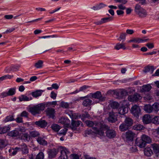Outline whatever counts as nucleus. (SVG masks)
<instances>
[{
  "label": "nucleus",
  "mask_w": 159,
  "mask_h": 159,
  "mask_svg": "<svg viewBox=\"0 0 159 159\" xmlns=\"http://www.w3.org/2000/svg\"><path fill=\"white\" fill-rule=\"evenodd\" d=\"M28 113L26 111H24L20 114V116L21 117H25L27 118L28 117Z\"/></svg>",
  "instance_id": "nucleus-53"
},
{
  "label": "nucleus",
  "mask_w": 159,
  "mask_h": 159,
  "mask_svg": "<svg viewBox=\"0 0 159 159\" xmlns=\"http://www.w3.org/2000/svg\"><path fill=\"white\" fill-rule=\"evenodd\" d=\"M126 134V138L128 140H133L134 134L131 131H128L127 132Z\"/></svg>",
  "instance_id": "nucleus-32"
},
{
  "label": "nucleus",
  "mask_w": 159,
  "mask_h": 159,
  "mask_svg": "<svg viewBox=\"0 0 159 159\" xmlns=\"http://www.w3.org/2000/svg\"><path fill=\"white\" fill-rule=\"evenodd\" d=\"M118 7L119 9L121 10H124L126 9V7L122 4L119 5Z\"/></svg>",
  "instance_id": "nucleus-62"
},
{
  "label": "nucleus",
  "mask_w": 159,
  "mask_h": 159,
  "mask_svg": "<svg viewBox=\"0 0 159 159\" xmlns=\"http://www.w3.org/2000/svg\"><path fill=\"white\" fill-rule=\"evenodd\" d=\"M11 127L9 125L1 127L0 134H4L10 130Z\"/></svg>",
  "instance_id": "nucleus-27"
},
{
  "label": "nucleus",
  "mask_w": 159,
  "mask_h": 159,
  "mask_svg": "<svg viewBox=\"0 0 159 159\" xmlns=\"http://www.w3.org/2000/svg\"><path fill=\"white\" fill-rule=\"evenodd\" d=\"M59 123L65 125L66 126H69L70 123V120L67 118L61 117L59 120Z\"/></svg>",
  "instance_id": "nucleus-14"
},
{
  "label": "nucleus",
  "mask_w": 159,
  "mask_h": 159,
  "mask_svg": "<svg viewBox=\"0 0 159 159\" xmlns=\"http://www.w3.org/2000/svg\"><path fill=\"white\" fill-rule=\"evenodd\" d=\"M22 138L25 141H29L30 140V136L27 133H24L22 135Z\"/></svg>",
  "instance_id": "nucleus-44"
},
{
  "label": "nucleus",
  "mask_w": 159,
  "mask_h": 159,
  "mask_svg": "<svg viewBox=\"0 0 159 159\" xmlns=\"http://www.w3.org/2000/svg\"><path fill=\"white\" fill-rule=\"evenodd\" d=\"M33 150L32 153V156L30 159H32V158H35L36 154L37 153L38 151V149L36 147H34L33 148Z\"/></svg>",
  "instance_id": "nucleus-43"
},
{
  "label": "nucleus",
  "mask_w": 159,
  "mask_h": 159,
  "mask_svg": "<svg viewBox=\"0 0 159 159\" xmlns=\"http://www.w3.org/2000/svg\"><path fill=\"white\" fill-rule=\"evenodd\" d=\"M129 128L125 123L121 124L119 127V129L121 132L125 131L129 129Z\"/></svg>",
  "instance_id": "nucleus-21"
},
{
  "label": "nucleus",
  "mask_w": 159,
  "mask_h": 159,
  "mask_svg": "<svg viewBox=\"0 0 159 159\" xmlns=\"http://www.w3.org/2000/svg\"><path fill=\"white\" fill-rule=\"evenodd\" d=\"M52 85L53 89L56 90L59 87V86L56 83L53 84Z\"/></svg>",
  "instance_id": "nucleus-63"
},
{
  "label": "nucleus",
  "mask_w": 159,
  "mask_h": 159,
  "mask_svg": "<svg viewBox=\"0 0 159 159\" xmlns=\"http://www.w3.org/2000/svg\"><path fill=\"white\" fill-rule=\"evenodd\" d=\"M101 20L102 24L105 23L109 21H112L113 20V18L112 17H105L102 18Z\"/></svg>",
  "instance_id": "nucleus-36"
},
{
  "label": "nucleus",
  "mask_w": 159,
  "mask_h": 159,
  "mask_svg": "<svg viewBox=\"0 0 159 159\" xmlns=\"http://www.w3.org/2000/svg\"><path fill=\"white\" fill-rule=\"evenodd\" d=\"M45 112L49 118H51L53 119H54L55 113L54 109L51 107H48L46 109Z\"/></svg>",
  "instance_id": "nucleus-9"
},
{
  "label": "nucleus",
  "mask_w": 159,
  "mask_h": 159,
  "mask_svg": "<svg viewBox=\"0 0 159 159\" xmlns=\"http://www.w3.org/2000/svg\"><path fill=\"white\" fill-rule=\"evenodd\" d=\"M43 91L42 90H37L35 91L32 92L31 94L33 97L37 98L41 95Z\"/></svg>",
  "instance_id": "nucleus-22"
},
{
  "label": "nucleus",
  "mask_w": 159,
  "mask_h": 159,
  "mask_svg": "<svg viewBox=\"0 0 159 159\" xmlns=\"http://www.w3.org/2000/svg\"><path fill=\"white\" fill-rule=\"evenodd\" d=\"M58 151L55 148H52L49 150L48 152L49 157L53 158L55 157L58 153Z\"/></svg>",
  "instance_id": "nucleus-15"
},
{
  "label": "nucleus",
  "mask_w": 159,
  "mask_h": 159,
  "mask_svg": "<svg viewBox=\"0 0 159 159\" xmlns=\"http://www.w3.org/2000/svg\"><path fill=\"white\" fill-rule=\"evenodd\" d=\"M72 159H79L80 157L78 154H72L71 155Z\"/></svg>",
  "instance_id": "nucleus-60"
},
{
  "label": "nucleus",
  "mask_w": 159,
  "mask_h": 159,
  "mask_svg": "<svg viewBox=\"0 0 159 159\" xmlns=\"http://www.w3.org/2000/svg\"><path fill=\"white\" fill-rule=\"evenodd\" d=\"M115 1L116 2L121 3L124 4H125L127 2V0H115Z\"/></svg>",
  "instance_id": "nucleus-61"
},
{
  "label": "nucleus",
  "mask_w": 159,
  "mask_h": 159,
  "mask_svg": "<svg viewBox=\"0 0 159 159\" xmlns=\"http://www.w3.org/2000/svg\"><path fill=\"white\" fill-rule=\"evenodd\" d=\"M130 111L132 114L136 118L139 117V115L141 114V110L139 107L135 105L131 107Z\"/></svg>",
  "instance_id": "nucleus-5"
},
{
  "label": "nucleus",
  "mask_w": 159,
  "mask_h": 159,
  "mask_svg": "<svg viewBox=\"0 0 159 159\" xmlns=\"http://www.w3.org/2000/svg\"><path fill=\"white\" fill-rule=\"evenodd\" d=\"M15 120L18 123H20L23 122L22 118L21 116H18L15 119Z\"/></svg>",
  "instance_id": "nucleus-55"
},
{
  "label": "nucleus",
  "mask_w": 159,
  "mask_h": 159,
  "mask_svg": "<svg viewBox=\"0 0 159 159\" xmlns=\"http://www.w3.org/2000/svg\"><path fill=\"white\" fill-rule=\"evenodd\" d=\"M57 94L53 91L51 92L50 97L53 99H56L57 97Z\"/></svg>",
  "instance_id": "nucleus-59"
},
{
  "label": "nucleus",
  "mask_w": 159,
  "mask_h": 159,
  "mask_svg": "<svg viewBox=\"0 0 159 159\" xmlns=\"http://www.w3.org/2000/svg\"><path fill=\"white\" fill-rule=\"evenodd\" d=\"M44 157V154L42 152H40L35 158H32V159H43Z\"/></svg>",
  "instance_id": "nucleus-41"
},
{
  "label": "nucleus",
  "mask_w": 159,
  "mask_h": 159,
  "mask_svg": "<svg viewBox=\"0 0 159 159\" xmlns=\"http://www.w3.org/2000/svg\"><path fill=\"white\" fill-rule=\"evenodd\" d=\"M152 121L153 124H159V117L158 116H156L153 118L152 120Z\"/></svg>",
  "instance_id": "nucleus-45"
},
{
  "label": "nucleus",
  "mask_w": 159,
  "mask_h": 159,
  "mask_svg": "<svg viewBox=\"0 0 159 159\" xmlns=\"http://www.w3.org/2000/svg\"><path fill=\"white\" fill-rule=\"evenodd\" d=\"M108 128L105 129L104 128H101L100 130H102L104 132V131L107 130L106 134L107 136L110 139H111L114 138L116 135V131L112 129H110V127L107 125Z\"/></svg>",
  "instance_id": "nucleus-4"
},
{
  "label": "nucleus",
  "mask_w": 159,
  "mask_h": 159,
  "mask_svg": "<svg viewBox=\"0 0 159 159\" xmlns=\"http://www.w3.org/2000/svg\"><path fill=\"white\" fill-rule=\"evenodd\" d=\"M39 135V133L36 131H33L30 132V137H35Z\"/></svg>",
  "instance_id": "nucleus-46"
},
{
  "label": "nucleus",
  "mask_w": 159,
  "mask_h": 159,
  "mask_svg": "<svg viewBox=\"0 0 159 159\" xmlns=\"http://www.w3.org/2000/svg\"><path fill=\"white\" fill-rule=\"evenodd\" d=\"M151 148L155 153H157L159 152V144L157 143H153L151 145Z\"/></svg>",
  "instance_id": "nucleus-25"
},
{
  "label": "nucleus",
  "mask_w": 159,
  "mask_h": 159,
  "mask_svg": "<svg viewBox=\"0 0 159 159\" xmlns=\"http://www.w3.org/2000/svg\"><path fill=\"white\" fill-rule=\"evenodd\" d=\"M70 152L66 148H63L61 151V155L59 157V159H67V155Z\"/></svg>",
  "instance_id": "nucleus-10"
},
{
  "label": "nucleus",
  "mask_w": 159,
  "mask_h": 159,
  "mask_svg": "<svg viewBox=\"0 0 159 159\" xmlns=\"http://www.w3.org/2000/svg\"><path fill=\"white\" fill-rule=\"evenodd\" d=\"M85 123L87 126L92 127L94 132L96 134L101 136H104V132L100 130L101 128L107 129L108 128L107 125L100 122L90 120H86Z\"/></svg>",
  "instance_id": "nucleus-1"
},
{
  "label": "nucleus",
  "mask_w": 159,
  "mask_h": 159,
  "mask_svg": "<svg viewBox=\"0 0 159 159\" xmlns=\"http://www.w3.org/2000/svg\"><path fill=\"white\" fill-rule=\"evenodd\" d=\"M134 11L136 14L138 15L139 17L141 18H144L148 15V13L146 11L138 4L136 5Z\"/></svg>",
  "instance_id": "nucleus-2"
},
{
  "label": "nucleus",
  "mask_w": 159,
  "mask_h": 159,
  "mask_svg": "<svg viewBox=\"0 0 159 159\" xmlns=\"http://www.w3.org/2000/svg\"><path fill=\"white\" fill-rule=\"evenodd\" d=\"M151 86L149 84L144 85L143 86V92H146L149 91L151 89Z\"/></svg>",
  "instance_id": "nucleus-33"
},
{
  "label": "nucleus",
  "mask_w": 159,
  "mask_h": 159,
  "mask_svg": "<svg viewBox=\"0 0 159 159\" xmlns=\"http://www.w3.org/2000/svg\"><path fill=\"white\" fill-rule=\"evenodd\" d=\"M144 110L148 113H151L152 111V106L150 105H146L144 106Z\"/></svg>",
  "instance_id": "nucleus-31"
},
{
  "label": "nucleus",
  "mask_w": 159,
  "mask_h": 159,
  "mask_svg": "<svg viewBox=\"0 0 159 159\" xmlns=\"http://www.w3.org/2000/svg\"><path fill=\"white\" fill-rule=\"evenodd\" d=\"M15 30V28H11L7 29L5 32L3 33L4 34L10 33L13 31Z\"/></svg>",
  "instance_id": "nucleus-56"
},
{
  "label": "nucleus",
  "mask_w": 159,
  "mask_h": 159,
  "mask_svg": "<svg viewBox=\"0 0 159 159\" xmlns=\"http://www.w3.org/2000/svg\"><path fill=\"white\" fill-rule=\"evenodd\" d=\"M7 92L8 96L13 95L15 93L16 89L14 88H10Z\"/></svg>",
  "instance_id": "nucleus-42"
},
{
  "label": "nucleus",
  "mask_w": 159,
  "mask_h": 159,
  "mask_svg": "<svg viewBox=\"0 0 159 159\" xmlns=\"http://www.w3.org/2000/svg\"><path fill=\"white\" fill-rule=\"evenodd\" d=\"M68 129L66 128H65L61 130L59 133V134L63 135H65Z\"/></svg>",
  "instance_id": "nucleus-58"
},
{
  "label": "nucleus",
  "mask_w": 159,
  "mask_h": 159,
  "mask_svg": "<svg viewBox=\"0 0 159 159\" xmlns=\"http://www.w3.org/2000/svg\"><path fill=\"white\" fill-rule=\"evenodd\" d=\"M39 104H38L35 106L30 107V112L34 116L39 114L41 111H43L41 108Z\"/></svg>",
  "instance_id": "nucleus-6"
},
{
  "label": "nucleus",
  "mask_w": 159,
  "mask_h": 159,
  "mask_svg": "<svg viewBox=\"0 0 159 159\" xmlns=\"http://www.w3.org/2000/svg\"><path fill=\"white\" fill-rule=\"evenodd\" d=\"M61 106L63 108H67L69 107V105L67 102H61Z\"/></svg>",
  "instance_id": "nucleus-51"
},
{
  "label": "nucleus",
  "mask_w": 159,
  "mask_h": 159,
  "mask_svg": "<svg viewBox=\"0 0 159 159\" xmlns=\"http://www.w3.org/2000/svg\"><path fill=\"white\" fill-rule=\"evenodd\" d=\"M117 113L114 112L113 110L109 112L108 118V121L111 123L115 122L117 120Z\"/></svg>",
  "instance_id": "nucleus-7"
},
{
  "label": "nucleus",
  "mask_w": 159,
  "mask_h": 159,
  "mask_svg": "<svg viewBox=\"0 0 159 159\" xmlns=\"http://www.w3.org/2000/svg\"><path fill=\"white\" fill-rule=\"evenodd\" d=\"M19 148V151H21L23 154H25L29 152V149L27 145L25 144L21 145Z\"/></svg>",
  "instance_id": "nucleus-18"
},
{
  "label": "nucleus",
  "mask_w": 159,
  "mask_h": 159,
  "mask_svg": "<svg viewBox=\"0 0 159 159\" xmlns=\"http://www.w3.org/2000/svg\"><path fill=\"white\" fill-rule=\"evenodd\" d=\"M51 128L52 130L56 132H58L61 128V127L59 125L56 124L52 125Z\"/></svg>",
  "instance_id": "nucleus-34"
},
{
  "label": "nucleus",
  "mask_w": 159,
  "mask_h": 159,
  "mask_svg": "<svg viewBox=\"0 0 159 159\" xmlns=\"http://www.w3.org/2000/svg\"><path fill=\"white\" fill-rule=\"evenodd\" d=\"M8 96L7 92H3L0 93V98H4Z\"/></svg>",
  "instance_id": "nucleus-54"
},
{
  "label": "nucleus",
  "mask_w": 159,
  "mask_h": 159,
  "mask_svg": "<svg viewBox=\"0 0 159 159\" xmlns=\"http://www.w3.org/2000/svg\"><path fill=\"white\" fill-rule=\"evenodd\" d=\"M140 38H134L133 39L129 41V43L133 42L134 43H140V41H141Z\"/></svg>",
  "instance_id": "nucleus-50"
},
{
  "label": "nucleus",
  "mask_w": 159,
  "mask_h": 159,
  "mask_svg": "<svg viewBox=\"0 0 159 159\" xmlns=\"http://www.w3.org/2000/svg\"><path fill=\"white\" fill-rule=\"evenodd\" d=\"M8 135L11 137H17L20 138L21 134L19 132L16 130H14L11 131L8 134Z\"/></svg>",
  "instance_id": "nucleus-19"
},
{
  "label": "nucleus",
  "mask_w": 159,
  "mask_h": 159,
  "mask_svg": "<svg viewBox=\"0 0 159 159\" xmlns=\"http://www.w3.org/2000/svg\"><path fill=\"white\" fill-rule=\"evenodd\" d=\"M144 98L145 100L146 101H150L151 100L152 98V97L150 95V94H148L146 95L144 97Z\"/></svg>",
  "instance_id": "nucleus-57"
},
{
  "label": "nucleus",
  "mask_w": 159,
  "mask_h": 159,
  "mask_svg": "<svg viewBox=\"0 0 159 159\" xmlns=\"http://www.w3.org/2000/svg\"><path fill=\"white\" fill-rule=\"evenodd\" d=\"M133 129L136 130H140L143 129V126L140 124H136L133 126Z\"/></svg>",
  "instance_id": "nucleus-38"
},
{
  "label": "nucleus",
  "mask_w": 159,
  "mask_h": 159,
  "mask_svg": "<svg viewBox=\"0 0 159 159\" xmlns=\"http://www.w3.org/2000/svg\"><path fill=\"white\" fill-rule=\"evenodd\" d=\"M152 117L149 114H146L143 116L142 118V121L143 123L148 124L152 122Z\"/></svg>",
  "instance_id": "nucleus-12"
},
{
  "label": "nucleus",
  "mask_w": 159,
  "mask_h": 159,
  "mask_svg": "<svg viewBox=\"0 0 159 159\" xmlns=\"http://www.w3.org/2000/svg\"><path fill=\"white\" fill-rule=\"evenodd\" d=\"M81 123V122L79 120H72L71 125L72 127L71 129L72 130H75L76 129V127L79 126L80 124Z\"/></svg>",
  "instance_id": "nucleus-17"
},
{
  "label": "nucleus",
  "mask_w": 159,
  "mask_h": 159,
  "mask_svg": "<svg viewBox=\"0 0 159 159\" xmlns=\"http://www.w3.org/2000/svg\"><path fill=\"white\" fill-rule=\"evenodd\" d=\"M43 62L42 61L39 60L35 64V66L37 68H40L42 67Z\"/></svg>",
  "instance_id": "nucleus-40"
},
{
  "label": "nucleus",
  "mask_w": 159,
  "mask_h": 159,
  "mask_svg": "<svg viewBox=\"0 0 159 159\" xmlns=\"http://www.w3.org/2000/svg\"><path fill=\"white\" fill-rule=\"evenodd\" d=\"M19 100L20 101H28L29 98L28 97L25 95H22L21 97L19 98Z\"/></svg>",
  "instance_id": "nucleus-48"
},
{
  "label": "nucleus",
  "mask_w": 159,
  "mask_h": 159,
  "mask_svg": "<svg viewBox=\"0 0 159 159\" xmlns=\"http://www.w3.org/2000/svg\"><path fill=\"white\" fill-rule=\"evenodd\" d=\"M19 66H16L15 65L12 66L11 67V70L13 71H16L18 70Z\"/></svg>",
  "instance_id": "nucleus-64"
},
{
  "label": "nucleus",
  "mask_w": 159,
  "mask_h": 159,
  "mask_svg": "<svg viewBox=\"0 0 159 159\" xmlns=\"http://www.w3.org/2000/svg\"><path fill=\"white\" fill-rule=\"evenodd\" d=\"M126 34L125 33H122L120 34L119 38L118 39L119 41H121V40H125V37Z\"/></svg>",
  "instance_id": "nucleus-47"
},
{
  "label": "nucleus",
  "mask_w": 159,
  "mask_h": 159,
  "mask_svg": "<svg viewBox=\"0 0 159 159\" xmlns=\"http://www.w3.org/2000/svg\"><path fill=\"white\" fill-rule=\"evenodd\" d=\"M14 120L13 116H7L4 120V121L7 122L9 121H12Z\"/></svg>",
  "instance_id": "nucleus-49"
},
{
  "label": "nucleus",
  "mask_w": 159,
  "mask_h": 159,
  "mask_svg": "<svg viewBox=\"0 0 159 159\" xmlns=\"http://www.w3.org/2000/svg\"><path fill=\"white\" fill-rule=\"evenodd\" d=\"M39 104L41 107V109L43 111L44 110L45 107H48L51 105V102H43Z\"/></svg>",
  "instance_id": "nucleus-35"
},
{
  "label": "nucleus",
  "mask_w": 159,
  "mask_h": 159,
  "mask_svg": "<svg viewBox=\"0 0 159 159\" xmlns=\"http://www.w3.org/2000/svg\"><path fill=\"white\" fill-rule=\"evenodd\" d=\"M142 97L140 94L137 93H135L133 95L129 96L128 97V99L131 102H136L140 100Z\"/></svg>",
  "instance_id": "nucleus-8"
},
{
  "label": "nucleus",
  "mask_w": 159,
  "mask_h": 159,
  "mask_svg": "<svg viewBox=\"0 0 159 159\" xmlns=\"http://www.w3.org/2000/svg\"><path fill=\"white\" fill-rule=\"evenodd\" d=\"M38 142L40 145L45 146L47 145L48 143L44 139L41 137H39L37 139Z\"/></svg>",
  "instance_id": "nucleus-24"
},
{
  "label": "nucleus",
  "mask_w": 159,
  "mask_h": 159,
  "mask_svg": "<svg viewBox=\"0 0 159 159\" xmlns=\"http://www.w3.org/2000/svg\"><path fill=\"white\" fill-rule=\"evenodd\" d=\"M92 102V101L91 99H85L83 102L82 104L85 107H89L90 106Z\"/></svg>",
  "instance_id": "nucleus-30"
},
{
  "label": "nucleus",
  "mask_w": 159,
  "mask_h": 159,
  "mask_svg": "<svg viewBox=\"0 0 159 159\" xmlns=\"http://www.w3.org/2000/svg\"><path fill=\"white\" fill-rule=\"evenodd\" d=\"M34 124L41 128H44L47 125V122L44 120H40L38 121H36L35 122H32L31 124L34 125Z\"/></svg>",
  "instance_id": "nucleus-11"
},
{
  "label": "nucleus",
  "mask_w": 159,
  "mask_h": 159,
  "mask_svg": "<svg viewBox=\"0 0 159 159\" xmlns=\"http://www.w3.org/2000/svg\"><path fill=\"white\" fill-rule=\"evenodd\" d=\"M7 144L5 143V141L4 140H0V148H3L6 147Z\"/></svg>",
  "instance_id": "nucleus-52"
},
{
  "label": "nucleus",
  "mask_w": 159,
  "mask_h": 159,
  "mask_svg": "<svg viewBox=\"0 0 159 159\" xmlns=\"http://www.w3.org/2000/svg\"><path fill=\"white\" fill-rule=\"evenodd\" d=\"M90 94L92 98L97 99V101L96 100L95 101L96 103L98 102L99 101L102 102L105 100V98L102 96L101 93L99 91H97L94 93H91Z\"/></svg>",
  "instance_id": "nucleus-3"
},
{
  "label": "nucleus",
  "mask_w": 159,
  "mask_h": 159,
  "mask_svg": "<svg viewBox=\"0 0 159 159\" xmlns=\"http://www.w3.org/2000/svg\"><path fill=\"white\" fill-rule=\"evenodd\" d=\"M154 70V67L153 66H148L145 67L144 71L145 73L150 72V74H152Z\"/></svg>",
  "instance_id": "nucleus-28"
},
{
  "label": "nucleus",
  "mask_w": 159,
  "mask_h": 159,
  "mask_svg": "<svg viewBox=\"0 0 159 159\" xmlns=\"http://www.w3.org/2000/svg\"><path fill=\"white\" fill-rule=\"evenodd\" d=\"M126 48L125 45V43H118L114 47V49L117 50H119L120 49L123 50L126 49Z\"/></svg>",
  "instance_id": "nucleus-23"
},
{
  "label": "nucleus",
  "mask_w": 159,
  "mask_h": 159,
  "mask_svg": "<svg viewBox=\"0 0 159 159\" xmlns=\"http://www.w3.org/2000/svg\"><path fill=\"white\" fill-rule=\"evenodd\" d=\"M135 143L140 148H144L146 145V143L142 140L141 138L139 139L137 138L135 141Z\"/></svg>",
  "instance_id": "nucleus-13"
},
{
  "label": "nucleus",
  "mask_w": 159,
  "mask_h": 159,
  "mask_svg": "<svg viewBox=\"0 0 159 159\" xmlns=\"http://www.w3.org/2000/svg\"><path fill=\"white\" fill-rule=\"evenodd\" d=\"M152 110L155 111H157L159 110V104L156 102L152 106Z\"/></svg>",
  "instance_id": "nucleus-37"
},
{
  "label": "nucleus",
  "mask_w": 159,
  "mask_h": 159,
  "mask_svg": "<svg viewBox=\"0 0 159 159\" xmlns=\"http://www.w3.org/2000/svg\"><path fill=\"white\" fill-rule=\"evenodd\" d=\"M141 138L146 144L147 143H150L151 141L150 138L149 136L146 135H142L141 136Z\"/></svg>",
  "instance_id": "nucleus-26"
},
{
  "label": "nucleus",
  "mask_w": 159,
  "mask_h": 159,
  "mask_svg": "<svg viewBox=\"0 0 159 159\" xmlns=\"http://www.w3.org/2000/svg\"><path fill=\"white\" fill-rule=\"evenodd\" d=\"M110 105L112 108L115 109L117 108L118 107L119 104L117 102L113 101L111 102Z\"/></svg>",
  "instance_id": "nucleus-39"
},
{
  "label": "nucleus",
  "mask_w": 159,
  "mask_h": 159,
  "mask_svg": "<svg viewBox=\"0 0 159 159\" xmlns=\"http://www.w3.org/2000/svg\"><path fill=\"white\" fill-rule=\"evenodd\" d=\"M124 123L129 127L130 128L133 124V120L131 118L127 117H126L125 119Z\"/></svg>",
  "instance_id": "nucleus-20"
},
{
  "label": "nucleus",
  "mask_w": 159,
  "mask_h": 159,
  "mask_svg": "<svg viewBox=\"0 0 159 159\" xmlns=\"http://www.w3.org/2000/svg\"><path fill=\"white\" fill-rule=\"evenodd\" d=\"M128 108L127 107L122 106L118 109L119 113L121 115H124L128 112Z\"/></svg>",
  "instance_id": "nucleus-16"
},
{
  "label": "nucleus",
  "mask_w": 159,
  "mask_h": 159,
  "mask_svg": "<svg viewBox=\"0 0 159 159\" xmlns=\"http://www.w3.org/2000/svg\"><path fill=\"white\" fill-rule=\"evenodd\" d=\"M144 153L145 155L147 156H150L152 154L153 152L150 148L148 147L144 149Z\"/></svg>",
  "instance_id": "nucleus-29"
}]
</instances>
